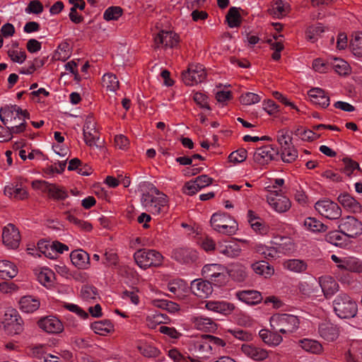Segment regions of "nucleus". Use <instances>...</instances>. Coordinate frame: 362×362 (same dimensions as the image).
Instances as JSON below:
<instances>
[{
    "mask_svg": "<svg viewBox=\"0 0 362 362\" xmlns=\"http://www.w3.org/2000/svg\"><path fill=\"white\" fill-rule=\"evenodd\" d=\"M225 345L226 342L221 338L209 334H202L189 340L188 349L191 353L199 355L202 358H209Z\"/></svg>",
    "mask_w": 362,
    "mask_h": 362,
    "instance_id": "f257e3e1",
    "label": "nucleus"
},
{
    "mask_svg": "<svg viewBox=\"0 0 362 362\" xmlns=\"http://www.w3.org/2000/svg\"><path fill=\"white\" fill-rule=\"evenodd\" d=\"M28 116L27 111L22 110L17 105L5 106L0 109V119L11 133L19 134L25 129Z\"/></svg>",
    "mask_w": 362,
    "mask_h": 362,
    "instance_id": "f03ea898",
    "label": "nucleus"
},
{
    "mask_svg": "<svg viewBox=\"0 0 362 362\" xmlns=\"http://www.w3.org/2000/svg\"><path fill=\"white\" fill-rule=\"evenodd\" d=\"M141 202L146 210L152 214L165 213L168 209L167 196L153 185L142 194Z\"/></svg>",
    "mask_w": 362,
    "mask_h": 362,
    "instance_id": "7ed1b4c3",
    "label": "nucleus"
},
{
    "mask_svg": "<svg viewBox=\"0 0 362 362\" xmlns=\"http://www.w3.org/2000/svg\"><path fill=\"white\" fill-rule=\"evenodd\" d=\"M269 324L272 329L279 332L283 335H288L295 332L300 325L299 318L287 313H276L271 316Z\"/></svg>",
    "mask_w": 362,
    "mask_h": 362,
    "instance_id": "20e7f679",
    "label": "nucleus"
},
{
    "mask_svg": "<svg viewBox=\"0 0 362 362\" xmlns=\"http://www.w3.org/2000/svg\"><path fill=\"white\" fill-rule=\"evenodd\" d=\"M335 314L341 319L354 317L358 312L356 303L346 293L338 294L332 302Z\"/></svg>",
    "mask_w": 362,
    "mask_h": 362,
    "instance_id": "39448f33",
    "label": "nucleus"
},
{
    "mask_svg": "<svg viewBox=\"0 0 362 362\" xmlns=\"http://www.w3.org/2000/svg\"><path fill=\"white\" fill-rule=\"evenodd\" d=\"M210 223L214 230L224 235H233L238 230L235 220L226 213L214 214Z\"/></svg>",
    "mask_w": 362,
    "mask_h": 362,
    "instance_id": "423d86ee",
    "label": "nucleus"
},
{
    "mask_svg": "<svg viewBox=\"0 0 362 362\" xmlns=\"http://www.w3.org/2000/svg\"><path fill=\"white\" fill-rule=\"evenodd\" d=\"M136 264L143 269L151 267H159L162 264L163 257L155 250L140 249L134 255Z\"/></svg>",
    "mask_w": 362,
    "mask_h": 362,
    "instance_id": "0eeeda50",
    "label": "nucleus"
},
{
    "mask_svg": "<svg viewBox=\"0 0 362 362\" xmlns=\"http://www.w3.org/2000/svg\"><path fill=\"white\" fill-rule=\"evenodd\" d=\"M31 185L33 188L47 193L49 197L54 200H64L68 197V192L65 188L56 184L49 183L45 180H37L33 181Z\"/></svg>",
    "mask_w": 362,
    "mask_h": 362,
    "instance_id": "6e6552de",
    "label": "nucleus"
},
{
    "mask_svg": "<svg viewBox=\"0 0 362 362\" xmlns=\"http://www.w3.org/2000/svg\"><path fill=\"white\" fill-rule=\"evenodd\" d=\"M83 138L85 143L90 148L101 149L103 141H100L98 132L95 128V122L92 116L86 117L83 126Z\"/></svg>",
    "mask_w": 362,
    "mask_h": 362,
    "instance_id": "1a4fd4ad",
    "label": "nucleus"
},
{
    "mask_svg": "<svg viewBox=\"0 0 362 362\" xmlns=\"http://www.w3.org/2000/svg\"><path fill=\"white\" fill-rule=\"evenodd\" d=\"M202 276L210 279L217 285L225 284L227 280V269L220 264H208L202 269Z\"/></svg>",
    "mask_w": 362,
    "mask_h": 362,
    "instance_id": "9d476101",
    "label": "nucleus"
},
{
    "mask_svg": "<svg viewBox=\"0 0 362 362\" xmlns=\"http://www.w3.org/2000/svg\"><path fill=\"white\" fill-rule=\"evenodd\" d=\"M3 324L5 331L9 334H18L23 330V320L15 309L6 312Z\"/></svg>",
    "mask_w": 362,
    "mask_h": 362,
    "instance_id": "9b49d317",
    "label": "nucleus"
},
{
    "mask_svg": "<svg viewBox=\"0 0 362 362\" xmlns=\"http://www.w3.org/2000/svg\"><path fill=\"white\" fill-rule=\"evenodd\" d=\"M206 77V72L203 65L192 64L188 69L182 73V81L187 86H194L203 82Z\"/></svg>",
    "mask_w": 362,
    "mask_h": 362,
    "instance_id": "f8f14e48",
    "label": "nucleus"
},
{
    "mask_svg": "<svg viewBox=\"0 0 362 362\" xmlns=\"http://www.w3.org/2000/svg\"><path fill=\"white\" fill-rule=\"evenodd\" d=\"M315 209L321 216L329 219H338L341 215V210L338 204L329 199L317 202Z\"/></svg>",
    "mask_w": 362,
    "mask_h": 362,
    "instance_id": "ddd939ff",
    "label": "nucleus"
},
{
    "mask_svg": "<svg viewBox=\"0 0 362 362\" xmlns=\"http://www.w3.org/2000/svg\"><path fill=\"white\" fill-rule=\"evenodd\" d=\"M279 150L272 145L258 148L253 155L255 163L261 165H267L270 161L276 159L279 156Z\"/></svg>",
    "mask_w": 362,
    "mask_h": 362,
    "instance_id": "4468645a",
    "label": "nucleus"
},
{
    "mask_svg": "<svg viewBox=\"0 0 362 362\" xmlns=\"http://www.w3.org/2000/svg\"><path fill=\"white\" fill-rule=\"evenodd\" d=\"M267 199L270 206L278 213H284L291 208V202L277 190L270 191L267 195Z\"/></svg>",
    "mask_w": 362,
    "mask_h": 362,
    "instance_id": "2eb2a0df",
    "label": "nucleus"
},
{
    "mask_svg": "<svg viewBox=\"0 0 362 362\" xmlns=\"http://www.w3.org/2000/svg\"><path fill=\"white\" fill-rule=\"evenodd\" d=\"M19 230L12 223L4 227L2 231V240L5 246L10 249H16L21 243Z\"/></svg>",
    "mask_w": 362,
    "mask_h": 362,
    "instance_id": "dca6fc26",
    "label": "nucleus"
},
{
    "mask_svg": "<svg viewBox=\"0 0 362 362\" xmlns=\"http://www.w3.org/2000/svg\"><path fill=\"white\" fill-rule=\"evenodd\" d=\"M242 353L250 359L261 362L269 357V351L254 344H243L240 349Z\"/></svg>",
    "mask_w": 362,
    "mask_h": 362,
    "instance_id": "f3484780",
    "label": "nucleus"
},
{
    "mask_svg": "<svg viewBox=\"0 0 362 362\" xmlns=\"http://www.w3.org/2000/svg\"><path fill=\"white\" fill-rule=\"evenodd\" d=\"M340 231L348 237L353 238L362 231V224L354 216L341 218L339 225Z\"/></svg>",
    "mask_w": 362,
    "mask_h": 362,
    "instance_id": "a211bd4d",
    "label": "nucleus"
},
{
    "mask_svg": "<svg viewBox=\"0 0 362 362\" xmlns=\"http://www.w3.org/2000/svg\"><path fill=\"white\" fill-rule=\"evenodd\" d=\"M320 337L327 342L337 340L340 334V328L330 321H324L318 325Z\"/></svg>",
    "mask_w": 362,
    "mask_h": 362,
    "instance_id": "6ab92c4d",
    "label": "nucleus"
},
{
    "mask_svg": "<svg viewBox=\"0 0 362 362\" xmlns=\"http://www.w3.org/2000/svg\"><path fill=\"white\" fill-rule=\"evenodd\" d=\"M154 42L157 47L173 48L177 45L179 37L173 32L162 30L155 37Z\"/></svg>",
    "mask_w": 362,
    "mask_h": 362,
    "instance_id": "aec40b11",
    "label": "nucleus"
},
{
    "mask_svg": "<svg viewBox=\"0 0 362 362\" xmlns=\"http://www.w3.org/2000/svg\"><path fill=\"white\" fill-rule=\"evenodd\" d=\"M191 290L197 297L206 298L212 293L213 287L209 281L199 279L192 281Z\"/></svg>",
    "mask_w": 362,
    "mask_h": 362,
    "instance_id": "412c9836",
    "label": "nucleus"
},
{
    "mask_svg": "<svg viewBox=\"0 0 362 362\" xmlns=\"http://www.w3.org/2000/svg\"><path fill=\"white\" fill-rule=\"evenodd\" d=\"M39 327L48 333H60L64 329L62 322L56 317L48 316L41 319L38 322Z\"/></svg>",
    "mask_w": 362,
    "mask_h": 362,
    "instance_id": "4be33fe9",
    "label": "nucleus"
},
{
    "mask_svg": "<svg viewBox=\"0 0 362 362\" xmlns=\"http://www.w3.org/2000/svg\"><path fill=\"white\" fill-rule=\"evenodd\" d=\"M216 250L227 257H238L241 252L240 245L234 241L223 240L218 242Z\"/></svg>",
    "mask_w": 362,
    "mask_h": 362,
    "instance_id": "5701e85b",
    "label": "nucleus"
},
{
    "mask_svg": "<svg viewBox=\"0 0 362 362\" xmlns=\"http://www.w3.org/2000/svg\"><path fill=\"white\" fill-rule=\"evenodd\" d=\"M192 326L202 332H214L217 329V325L211 318L204 316H193L191 318Z\"/></svg>",
    "mask_w": 362,
    "mask_h": 362,
    "instance_id": "b1692460",
    "label": "nucleus"
},
{
    "mask_svg": "<svg viewBox=\"0 0 362 362\" xmlns=\"http://www.w3.org/2000/svg\"><path fill=\"white\" fill-rule=\"evenodd\" d=\"M255 252L262 256V257L272 259L279 257V255L284 253V248L281 245L267 246L263 244H257L255 247Z\"/></svg>",
    "mask_w": 362,
    "mask_h": 362,
    "instance_id": "393cba45",
    "label": "nucleus"
},
{
    "mask_svg": "<svg viewBox=\"0 0 362 362\" xmlns=\"http://www.w3.org/2000/svg\"><path fill=\"white\" fill-rule=\"evenodd\" d=\"M172 257L180 263H189L197 259V254L191 248L179 247L173 251Z\"/></svg>",
    "mask_w": 362,
    "mask_h": 362,
    "instance_id": "a878e982",
    "label": "nucleus"
},
{
    "mask_svg": "<svg viewBox=\"0 0 362 362\" xmlns=\"http://www.w3.org/2000/svg\"><path fill=\"white\" fill-rule=\"evenodd\" d=\"M308 94L313 104L317 105L322 108H326L329 105V97L322 88H312Z\"/></svg>",
    "mask_w": 362,
    "mask_h": 362,
    "instance_id": "bb28decb",
    "label": "nucleus"
},
{
    "mask_svg": "<svg viewBox=\"0 0 362 362\" xmlns=\"http://www.w3.org/2000/svg\"><path fill=\"white\" fill-rule=\"evenodd\" d=\"M35 275L39 283L46 288H51L54 284V273L47 267H37L34 269Z\"/></svg>",
    "mask_w": 362,
    "mask_h": 362,
    "instance_id": "cd10ccee",
    "label": "nucleus"
},
{
    "mask_svg": "<svg viewBox=\"0 0 362 362\" xmlns=\"http://www.w3.org/2000/svg\"><path fill=\"white\" fill-rule=\"evenodd\" d=\"M205 308L209 310L225 315L230 314L235 309L233 304L223 300H209L206 302Z\"/></svg>",
    "mask_w": 362,
    "mask_h": 362,
    "instance_id": "c85d7f7f",
    "label": "nucleus"
},
{
    "mask_svg": "<svg viewBox=\"0 0 362 362\" xmlns=\"http://www.w3.org/2000/svg\"><path fill=\"white\" fill-rule=\"evenodd\" d=\"M39 298L32 296H25L18 301L19 309L25 313H33L40 308Z\"/></svg>",
    "mask_w": 362,
    "mask_h": 362,
    "instance_id": "c756f323",
    "label": "nucleus"
},
{
    "mask_svg": "<svg viewBox=\"0 0 362 362\" xmlns=\"http://www.w3.org/2000/svg\"><path fill=\"white\" fill-rule=\"evenodd\" d=\"M235 296L238 300L250 305H257L262 300L261 293L255 290L238 291L236 293Z\"/></svg>",
    "mask_w": 362,
    "mask_h": 362,
    "instance_id": "7c9ffc66",
    "label": "nucleus"
},
{
    "mask_svg": "<svg viewBox=\"0 0 362 362\" xmlns=\"http://www.w3.org/2000/svg\"><path fill=\"white\" fill-rule=\"evenodd\" d=\"M319 284L326 298L331 297L339 289L337 282L329 276L320 277Z\"/></svg>",
    "mask_w": 362,
    "mask_h": 362,
    "instance_id": "2f4dec72",
    "label": "nucleus"
},
{
    "mask_svg": "<svg viewBox=\"0 0 362 362\" xmlns=\"http://www.w3.org/2000/svg\"><path fill=\"white\" fill-rule=\"evenodd\" d=\"M259 336L266 344L270 346H276L283 341V337L279 332H270L262 329L259 332Z\"/></svg>",
    "mask_w": 362,
    "mask_h": 362,
    "instance_id": "473e14b6",
    "label": "nucleus"
},
{
    "mask_svg": "<svg viewBox=\"0 0 362 362\" xmlns=\"http://www.w3.org/2000/svg\"><path fill=\"white\" fill-rule=\"evenodd\" d=\"M70 258L72 264L78 269H86L90 263L88 254L83 250H74Z\"/></svg>",
    "mask_w": 362,
    "mask_h": 362,
    "instance_id": "72a5a7b5",
    "label": "nucleus"
},
{
    "mask_svg": "<svg viewBox=\"0 0 362 362\" xmlns=\"http://www.w3.org/2000/svg\"><path fill=\"white\" fill-rule=\"evenodd\" d=\"M4 194L16 199L23 200L28 197V193L22 185H6L4 188Z\"/></svg>",
    "mask_w": 362,
    "mask_h": 362,
    "instance_id": "f704fd0d",
    "label": "nucleus"
},
{
    "mask_svg": "<svg viewBox=\"0 0 362 362\" xmlns=\"http://www.w3.org/2000/svg\"><path fill=\"white\" fill-rule=\"evenodd\" d=\"M251 267L254 272L264 278H270L274 274V269L265 261H259L252 264Z\"/></svg>",
    "mask_w": 362,
    "mask_h": 362,
    "instance_id": "c9c22d12",
    "label": "nucleus"
},
{
    "mask_svg": "<svg viewBox=\"0 0 362 362\" xmlns=\"http://www.w3.org/2000/svg\"><path fill=\"white\" fill-rule=\"evenodd\" d=\"M283 267L285 269L295 273H303L307 270L308 264L306 262L300 259H287L283 262Z\"/></svg>",
    "mask_w": 362,
    "mask_h": 362,
    "instance_id": "e433bc0d",
    "label": "nucleus"
},
{
    "mask_svg": "<svg viewBox=\"0 0 362 362\" xmlns=\"http://www.w3.org/2000/svg\"><path fill=\"white\" fill-rule=\"evenodd\" d=\"M298 344L304 351L313 354H320L323 350L322 344L315 339H303Z\"/></svg>",
    "mask_w": 362,
    "mask_h": 362,
    "instance_id": "4c0bfd02",
    "label": "nucleus"
},
{
    "mask_svg": "<svg viewBox=\"0 0 362 362\" xmlns=\"http://www.w3.org/2000/svg\"><path fill=\"white\" fill-rule=\"evenodd\" d=\"M18 274L16 265L8 261H0V277L1 279H12Z\"/></svg>",
    "mask_w": 362,
    "mask_h": 362,
    "instance_id": "58836bf2",
    "label": "nucleus"
},
{
    "mask_svg": "<svg viewBox=\"0 0 362 362\" xmlns=\"http://www.w3.org/2000/svg\"><path fill=\"white\" fill-rule=\"evenodd\" d=\"M347 362H361L362 361V341L354 342L346 354Z\"/></svg>",
    "mask_w": 362,
    "mask_h": 362,
    "instance_id": "ea45409f",
    "label": "nucleus"
},
{
    "mask_svg": "<svg viewBox=\"0 0 362 362\" xmlns=\"http://www.w3.org/2000/svg\"><path fill=\"white\" fill-rule=\"evenodd\" d=\"M290 10V5L282 1L275 0L272 8L270 9V13L274 17L281 18L287 15Z\"/></svg>",
    "mask_w": 362,
    "mask_h": 362,
    "instance_id": "a19ab883",
    "label": "nucleus"
},
{
    "mask_svg": "<svg viewBox=\"0 0 362 362\" xmlns=\"http://www.w3.org/2000/svg\"><path fill=\"white\" fill-rule=\"evenodd\" d=\"M303 225L306 230L313 233H323L327 230V226L313 217L306 218L304 220Z\"/></svg>",
    "mask_w": 362,
    "mask_h": 362,
    "instance_id": "79ce46f5",
    "label": "nucleus"
},
{
    "mask_svg": "<svg viewBox=\"0 0 362 362\" xmlns=\"http://www.w3.org/2000/svg\"><path fill=\"white\" fill-rule=\"evenodd\" d=\"M343 270L354 273L362 272V261L355 257H345Z\"/></svg>",
    "mask_w": 362,
    "mask_h": 362,
    "instance_id": "37998d69",
    "label": "nucleus"
},
{
    "mask_svg": "<svg viewBox=\"0 0 362 362\" xmlns=\"http://www.w3.org/2000/svg\"><path fill=\"white\" fill-rule=\"evenodd\" d=\"M338 201L347 210L356 211L360 209L358 202L349 194H340Z\"/></svg>",
    "mask_w": 362,
    "mask_h": 362,
    "instance_id": "c03bdc74",
    "label": "nucleus"
},
{
    "mask_svg": "<svg viewBox=\"0 0 362 362\" xmlns=\"http://www.w3.org/2000/svg\"><path fill=\"white\" fill-rule=\"evenodd\" d=\"M168 320L166 315L155 312L147 315L146 325L149 328L155 329L158 325L167 323Z\"/></svg>",
    "mask_w": 362,
    "mask_h": 362,
    "instance_id": "a18cd8bd",
    "label": "nucleus"
},
{
    "mask_svg": "<svg viewBox=\"0 0 362 362\" xmlns=\"http://www.w3.org/2000/svg\"><path fill=\"white\" fill-rule=\"evenodd\" d=\"M91 329L95 334L104 336L113 329V325L109 320H102L92 323Z\"/></svg>",
    "mask_w": 362,
    "mask_h": 362,
    "instance_id": "49530a36",
    "label": "nucleus"
},
{
    "mask_svg": "<svg viewBox=\"0 0 362 362\" xmlns=\"http://www.w3.org/2000/svg\"><path fill=\"white\" fill-rule=\"evenodd\" d=\"M281 149V157L284 162L292 163L298 158V151L292 144L283 146Z\"/></svg>",
    "mask_w": 362,
    "mask_h": 362,
    "instance_id": "de8ad7c7",
    "label": "nucleus"
},
{
    "mask_svg": "<svg viewBox=\"0 0 362 362\" xmlns=\"http://www.w3.org/2000/svg\"><path fill=\"white\" fill-rule=\"evenodd\" d=\"M103 86L107 90L115 92L119 88V81L113 74H105L103 76Z\"/></svg>",
    "mask_w": 362,
    "mask_h": 362,
    "instance_id": "09e8293b",
    "label": "nucleus"
},
{
    "mask_svg": "<svg viewBox=\"0 0 362 362\" xmlns=\"http://www.w3.org/2000/svg\"><path fill=\"white\" fill-rule=\"evenodd\" d=\"M350 47L356 56H362V32H356L352 35Z\"/></svg>",
    "mask_w": 362,
    "mask_h": 362,
    "instance_id": "8fccbe9b",
    "label": "nucleus"
},
{
    "mask_svg": "<svg viewBox=\"0 0 362 362\" xmlns=\"http://www.w3.org/2000/svg\"><path fill=\"white\" fill-rule=\"evenodd\" d=\"M226 21L230 28H237L240 26L241 17L239 8L236 7L230 8L226 15Z\"/></svg>",
    "mask_w": 362,
    "mask_h": 362,
    "instance_id": "3c124183",
    "label": "nucleus"
},
{
    "mask_svg": "<svg viewBox=\"0 0 362 362\" xmlns=\"http://www.w3.org/2000/svg\"><path fill=\"white\" fill-rule=\"evenodd\" d=\"M168 288L171 293L181 298L183 296V293L187 290V286L185 281L178 280L169 283Z\"/></svg>",
    "mask_w": 362,
    "mask_h": 362,
    "instance_id": "603ef678",
    "label": "nucleus"
},
{
    "mask_svg": "<svg viewBox=\"0 0 362 362\" xmlns=\"http://www.w3.org/2000/svg\"><path fill=\"white\" fill-rule=\"evenodd\" d=\"M154 306L166 309L170 313H175L180 310V305L176 303L166 300H153Z\"/></svg>",
    "mask_w": 362,
    "mask_h": 362,
    "instance_id": "864d4df0",
    "label": "nucleus"
},
{
    "mask_svg": "<svg viewBox=\"0 0 362 362\" xmlns=\"http://www.w3.org/2000/svg\"><path fill=\"white\" fill-rule=\"evenodd\" d=\"M81 296L82 299L88 303L98 298L96 288L90 286H83L81 291Z\"/></svg>",
    "mask_w": 362,
    "mask_h": 362,
    "instance_id": "5fc2aeb1",
    "label": "nucleus"
},
{
    "mask_svg": "<svg viewBox=\"0 0 362 362\" xmlns=\"http://www.w3.org/2000/svg\"><path fill=\"white\" fill-rule=\"evenodd\" d=\"M333 69L339 75H346L349 72V65L341 59L335 58L332 62Z\"/></svg>",
    "mask_w": 362,
    "mask_h": 362,
    "instance_id": "6e6d98bb",
    "label": "nucleus"
},
{
    "mask_svg": "<svg viewBox=\"0 0 362 362\" xmlns=\"http://www.w3.org/2000/svg\"><path fill=\"white\" fill-rule=\"evenodd\" d=\"M228 332L235 339L242 341H250L253 339L252 334L250 332L240 328L230 329L228 330Z\"/></svg>",
    "mask_w": 362,
    "mask_h": 362,
    "instance_id": "4d7b16f0",
    "label": "nucleus"
},
{
    "mask_svg": "<svg viewBox=\"0 0 362 362\" xmlns=\"http://www.w3.org/2000/svg\"><path fill=\"white\" fill-rule=\"evenodd\" d=\"M122 15V9L119 6H110L104 13L103 18L107 21H117Z\"/></svg>",
    "mask_w": 362,
    "mask_h": 362,
    "instance_id": "13d9d810",
    "label": "nucleus"
},
{
    "mask_svg": "<svg viewBox=\"0 0 362 362\" xmlns=\"http://www.w3.org/2000/svg\"><path fill=\"white\" fill-rule=\"evenodd\" d=\"M138 293L139 289L137 288H132L131 290H126L123 291L121 297L122 299L129 300L134 305H137L140 302Z\"/></svg>",
    "mask_w": 362,
    "mask_h": 362,
    "instance_id": "bf43d9fd",
    "label": "nucleus"
},
{
    "mask_svg": "<svg viewBox=\"0 0 362 362\" xmlns=\"http://www.w3.org/2000/svg\"><path fill=\"white\" fill-rule=\"evenodd\" d=\"M260 100V95L250 92L243 93L240 97V101L244 105H252L258 103Z\"/></svg>",
    "mask_w": 362,
    "mask_h": 362,
    "instance_id": "052dcab7",
    "label": "nucleus"
},
{
    "mask_svg": "<svg viewBox=\"0 0 362 362\" xmlns=\"http://www.w3.org/2000/svg\"><path fill=\"white\" fill-rule=\"evenodd\" d=\"M138 348L140 353L145 357L156 358L160 354V351L150 344H142Z\"/></svg>",
    "mask_w": 362,
    "mask_h": 362,
    "instance_id": "680f3d73",
    "label": "nucleus"
},
{
    "mask_svg": "<svg viewBox=\"0 0 362 362\" xmlns=\"http://www.w3.org/2000/svg\"><path fill=\"white\" fill-rule=\"evenodd\" d=\"M295 134L299 136L303 141H314L319 138V135L310 129L298 128L295 131Z\"/></svg>",
    "mask_w": 362,
    "mask_h": 362,
    "instance_id": "e2e57ef3",
    "label": "nucleus"
},
{
    "mask_svg": "<svg viewBox=\"0 0 362 362\" xmlns=\"http://www.w3.org/2000/svg\"><path fill=\"white\" fill-rule=\"evenodd\" d=\"M247 156V151L245 148H239L229 155L228 160L230 163H238L245 161Z\"/></svg>",
    "mask_w": 362,
    "mask_h": 362,
    "instance_id": "0e129e2a",
    "label": "nucleus"
},
{
    "mask_svg": "<svg viewBox=\"0 0 362 362\" xmlns=\"http://www.w3.org/2000/svg\"><path fill=\"white\" fill-rule=\"evenodd\" d=\"M276 139L281 147L292 144V137L289 134V131L286 129L278 131Z\"/></svg>",
    "mask_w": 362,
    "mask_h": 362,
    "instance_id": "69168bd1",
    "label": "nucleus"
},
{
    "mask_svg": "<svg viewBox=\"0 0 362 362\" xmlns=\"http://www.w3.org/2000/svg\"><path fill=\"white\" fill-rule=\"evenodd\" d=\"M8 55L13 62L18 64H23L26 59L25 52L23 50L10 49L8 51Z\"/></svg>",
    "mask_w": 362,
    "mask_h": 362,
    "instance_id": "338daca9",
    "label": "nucleus"
},
{
    "mask_svg": "<svg viewBox=\"0 0 362 362\" xmlns=\"http://www.w3.org/2000/svg\"><path fill=\"white\" fill-rule=\"evenodd\" d=\"M193 100L201 108L210 110V106L209 105L208 97L200 92L194 93Z\"/></svg>",
    "mask_w": 362,
    "mask_h": 362,
    "instance_id": "774afa93",
    "label": "nucleus"
}]
</instances>
